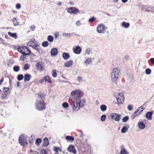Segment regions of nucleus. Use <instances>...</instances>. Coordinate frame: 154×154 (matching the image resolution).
<instances>
[{
	"mask_svg": "<svg viewBox=\"0 0 154 154\" xmlns=\"http://www.w3.org/2000/svg\"><path fill=\"white\" fill-rule=\"evenodd\" d=\"M83 94V91L80 89H76L71 92V95L74 97L72 99L71 103L73 112H76L80 108L83 107L86 104V100L81 99Z\"/></svg>",
	"mask_w": 154,
	"mask_h": 154,
	"instance_id": "obj_1",
	"label": "nucleus"
},
{
	"mask_svg": "<svg viewBox=\"0 0 154 154\" xmlns=\"http://www.w3.org/2000/svg\"><path fill=\"white\" fill-rule=\"evenodd\" d=\"M121 75L120 70L117 68L113 69L111 73V80L113 82H116Z\"/></svg>",
	"mask_w": 154,
	"mask_h": 154,
	"instance_id": "obj_2",
	"label": "nucleus"
},
{
	"mask_svg": "<svg viewBox=\"0 0 154 154\" xmlns=\"http://www.w3.org/2000/svg\"><path fill=\"white\" fill-rule=\"evenodd\" d=\"M46 103L44 100H36L35 107L36 109L39 111H42L45 109Z\"/></svg>",
	"mask_w": 154,
	"mask_h": 154,
	"instance_id": "obj_3",
	"label": "nucleus"
},
{
	"mask_svg": "<svg viewBox=\"0 0 154 154\" xmlns=\"http://www.w3.org/2000/svg\"><path fill=\"white\" fill-rule=\"evenodd\" d=\"M18 51L24 55H28L31 53L30 50L25 46L19 48Z\"/></svg>",
	"mask_w": 154,
	"mask_h": 154,
	"instance_id": "obj_4",
	"label": "nucleus"
},
{
	"mask_svg": "<svg viewBox=\"0 0 154 154\" xmlns=\"http://www.w3.org/2000/svg\"><path fill=\"white\" fill-rule=\"evenodd\" d=\"M28 46L32 47L33 48L36 50L38 51H39V46L35 42L34 39L31 40L28 43Z\"/></svg>",
	"mask_w": 154,
	"mask_h": 154,
	"instance_id": "obj_5",
	"label": "nucleus"
},
{
	"mask_svg": "<svg viewBox=\"0 0 154 154\" xmlns=\"http://www.w3.org/2000/svg\"><path fill=\"white\" fill-rule=\"evenodd\" d=\"M116 98L118 104H121L123 103L125 99L123 94L121 93H119L118 95L116 96Z\"/></svg>",
	"mask_w": 154,
	"mask_h": 154,
	"instance_id": "obj_6",
	"label": "nucleus"
},
{
	"mask_svg": "<svg viewBox=\"0 0 154 154\" xmlns=\"http://www.w3.org/2000/svg\"><path fill=\"white\" fill-rule=\"evenodd\" d=\"M19 141L20 144L23 146H26L27 145V140L23 135L19 137Z\"/></svg>",
	"mask_w": 154,
	"mask_h": 154,
	"instance_id": "obj_7",
	"label": "nucleus"
},
{
	"mask_svg": "<svg viewBox=\"0 0 154 154\" xmlns=\"http://www.w3.org/2000/svg\"><path fill=\"white\" fill-rule=\"evenodd\" d=\"M110 116L112 119H115V121H119L121 119V115L116 113L111 114Z\"/></svg>",
	"mask_w": 154,
	"mask_h": 154,
	"instance_id": "obj_8",
	"label": "nucleus"
},
{
	"mask_svg": "<svg viewBox=\"0 0 154 154\" xmlns=\"http://www.w3.org/2000/svg\"><path fill=\"white\" fill-rule=\"evenodd\" d=\"M79 11V10L75 7L68 8V13L70 14H76Z\"/></svg>",
	"mask_w": 154,
	"mask_h": 154,
	"instance_id": "obj_9",
	"label": "nucleus"
},
{
	"mask_svg": "<svg viewBox=\"0 0 154 154\" xmlns=\"http://www.w3.org/2000/svg\"><path fill=\"white\" fill-rule=\"evenodd\" d=\"M68 151L74 154H76L77 152L75 146L72 145H70L68 147Z\"/></svg>",
	"mask_w": 154,
	"mask_h": 154,
	"instance_id": "obj_10",
	"label": "nucleus"
},
{
	"mask_svg": "<svg viewBox=\"0 0 154 154\" xmlns=\"http://www.w3.org/2000/svg\"><path fill=\"white\" fill-rule=\"evenodd\" d=\"M105 26L103 24L99 25L97 28L98 32L99 33L101 32L104 33L105 31Z\"/></svg>",
	"mask_w": 154,
	"mask_h": 154,
	"instance_id": "obj_11",
	"label": "nucleus"
},
{
	"mask_svg": "<svg viewBox=\"0 0 154 154\" xmlns=\"http://www.w3.org/2000/svg\"><path fill=\"white\" fill-rule=\"evenodd\" d=\"M73 50L75 54H78L81 53L82 51V48L79 46H77L75 48H73Z\"/></svg>",
	"mask_w": 154,
	"mask_h": 154,
	"instance_id": "obj_12",
	"label": "nucleus"
},
{
	"mask_svg": "<svg viewBox=\"0 0 154 154\" xmlns=\"http://www.w3.org/2000/svg\"><path fill=\"white\" fill-rule=\"evenodd\" d=\"M36 67L38 70L40 71H43L44 69V65L40 62L36 63Z\"/></svg>",
	"mask_w": 154,
	"mask_h": 154,
	"instance_id": "obj_13",
	"label": "nucleus"
},
{
	"mask_svg": "<svg viewBox=\"0 0 154 154\" xmlns=\"http://www.w3.org/2000/svg\"><path fill=\"white\" fill-rule=\"evenodd\" d=\"M153 113V112L152 111L147 112L146 115V118L149 120H151L152 119V116Z\"/></svg>",
	"mask_w": 154,
	"mask_h": 154,
	"instance_id": "obj_14",
	"label": "nucleus"
},
{
	"mask_svg": "<svg viewBox=\"0 0 154 154\" xmlns=\"http://www.w3.org/2000/svg\"><path fill=\"white\" fill-rule=\"evenodd\" d=\"M129 127V125L128 124H126L125 125L123 126L121 129V132L122 133H125L127 131Z\"/></svg>",
	"mask_w": 154,
	"mask_h": 154,
	"instance_id": "obj_15",
	"label": "nucleus"
},
{
	"mask_svg": "<svg viewBox=\"0 0 154 154\" xmlns=\"http://www.w3.org/2000/svg\"><path fill=\"white\" fill-rule=\"evenodd\" d=\"M31 76L30 75L28 74H26L24 75V81L25 82H26L30 81L31 79Z\"/></svg>",
	"mask_w": 154,
	"mask_h": 154,
	"instance_id": "obj_16",
	"label": "nucleus"
},
{
	"mask_svg": "<svg viewBox=\"0 0 154 154\" xmlns=\"http://www.w3.org/2000/svg\"><path fill=\"white\" fill-rule=\"evenodd\" d=\"M140 7L142 10H143V11L149 12L151 11L150 10H149L148 9L149 8H150V7H148L146 5H140Z\"/></svg>",
	"mask_w": 154,
	"mask_h": 154,
	"instance_id": "obj_17",
	"label": "nucleus"
},
{
	"mask_svg": "<svg viewBox=\"0 0 154 154\" xmlns=\"http://www.w3.org/2000/svg\"><path fill=\"white\" fill-rule=\"evenodd\" d=\"M140 107H138L134 112L131 115V118L134 119L135 118L136 116H137L139 115L138 111L139 110Z\"/></svg>",
	"mask_w": 154,
	"mask_h": 154,
	"instance_id": "obj_18",
	"label": "nucleus"
},
{
	"mask_svg": "<svg viewBox=\"0 0 154 154\" xmlns=\"http://www.w3.org/2000/svg\"><path fill=\"white\" fill-rule=\"evenodd\" d=\"M43 78L45 81L48 83H51L52 82V81L51 80L50 77L48 75L44 76Z\"/></svg>",
	"mask_w": 154,
	"mask_h": 154,
	"instance_id": "obj_19",
	"label": "nucleus"
},
{
	"mask_svg": "<svg viewBox=\"0 0 154 154\" xmlns=\"http://www.w3.org/2000/svg\"><path fill=\"white\" fill-rule=\"evenodd\" d=\"M38 97L42 100H45V95L43 93H40L37 94Z\"/></svg>",
	"mask_w": 154,
	"mask_h": 154,
	"instance_id": "obj_20",
	"label": "nucleus"
},
{
	"mask_svg": "<svg viewBox=\"0 0 154 154\" xmlns=\"http://www.w3.org/2000/svg\"><path fill=\"white\" fill-rule=\"evenodd\" d=\"M51 53L52 55H56L57 54L58 50L56 48H54L51 50Z\"/></svg>",
	"mask_w": 154,
	"mask_h": 154,
	"instance_id": "obj_21",
	"label": "nucleus"
},
{
	"mask_svg": "<svg viewBox=\"0 0 154 154\" xmlns=\"http://www.w3.org/2000/svg\"><path fill=\"white\" fill-rule=\"evenodd\" d=\"M8 34L11 37L14 38L15 39H17V36L16 33H12L11 32H8Z\"/></svg>",
	"mask_w": 154,
	"mask_h": 154,
	"instance_id": "obj_22",
	"label": "nucleus"
},
{
	"mask_svg": "<svg viewBox=\"0 0 154 154\" xmlns=\"http://www.w3.org/2000/svg\"><path fill=\"white\" fill-rule=\"evenodd\" d=\"M49 144L48 139L47 138L45 137L44 140V142L43 144V146H47Z\"/></svg>",
	"mask_w": 154,
	"mask_h": 154,
	"instance_id": "obj_23",
	"label": "nucleus"
},
{
	"mask_svg": "<svg viewBox=\"0 0 154 154\" xmlns=\"http://www.w3.org/2000/svg\"><path fill=\"white\" fill-rule=\"evenodd\" d=\"M138 126L139 128L143 129L145 127V125L143 122H140L138 124Z\"/></svg>",
	"mask_w": 154,
	"mask_h": 154,
	"instance_id": "obj_24",
	"label": "nucleus"
},
{
	"mask_svg": "<svg viewBox=\"0 0 154 154\" xmlns=\"http://www.w3.org/2000/svg\"><path fill=\"white\" fill-rule=\"evenodd\" d=\"M122 26L125 28H127L129 27L130 26V23H129L126 22H123L122 23Z\"/></svg>",
	"mask_w": 154,
	"mask_h": 154,
	"instance_id": "obj_25",
	"label": "nucleus"
},
{
	"mask_svg": "<svg viewBox=\"0 0 154 154\" xmlns=\"http://www.w3.org/2000/svg\"><path fill=\"white\" fill-rule=\"evenodd\" d=\"M91 62V58H88L85 61L84 64L85 66H87Z\"/></svg>",
	"mask_w": 154,
	"mask_h": 154,
	"instance_id": "obj_26",
	"label": "nucleus"
},
{
	"mask_svg": "<svg viewBox=\"0 0 154 154\" xmlns=\"http://www.w3.org/2000/svg\"><path fill=\"white\" fill-rule=\"evenodd\" d=\"M35 140V137L33 135H32L29 138L28 140L29 143H33L34 140Z\"/></svg>",
	"mask_w": 154,
	"mask_h": 154,
	"instance_id": "obj_27",
	"label": "nucleus"
},
{
	"mask_svg": "<svg viewBox=\"0 0 154 154\" xmlns=\"http://www.w3.org/2000/svg\"><path fill=\"white\" fill-rule=\"evenodd\" d=\"M100 109L102 111H105L107 109L106 106L104 104L100 106Z\"/></svg>",
	"mask_w": 154,
	"mask_h": 154,
	"instance_id": "obj_28",
	"label": "nucleus"
},
{
	"mask_svg": "<svg viewBox=\"0 0 154 154\" xmlns=\"http://www.w3.org/2000/svg\"><path fill=\"white\" fill-rule=\"evenodd\" d=\"M13 22L14 26H17L19 25V23L17 20L16 18H14L13 19Z\"/></svg>",
	"mask_w": 154,
	"mask_h": 154,
	"instance_id": "obj_29",
	"label": "nucleus"
},
{
	"mask_svg": "<svg viewBox=\"0 0 154 154\" xmlns=\"http://www.w3.org/2000/svg\"><path fill=\"white\" fill-rule=\"evenodd\" d=\"M47 40L49 42H52L53 41V37L51 35H48V37Z\"/></svg>",
	"mask_w": 154,
	"mask_h": 154,
	"instance_id": "obj_30",
	"label": "nucleus"
},
{
	"mask_svg": "<svg viewBox=\"0 0 154 154\" xmlns=\"http://www.w3.org/2000/svg\"><path fill=\"white\" fill-rule=\"evenodd\" d=\"M53 73L52 75L54 77H56L57 76V70L56 69H53L52 70Z\"/></svg>",
	"mask_w": 154,
	"mask_h": 154,
	"instance_id": "obj_31",
	"label": "nucleus"
},
{
	"mask_svg": "<svg viewBox=\"0 0 154 154\" xmlns=\"http://www.w3.org/2000/svg\"><path fill=\"white\" fill-rule=\"evenodd\" d=\"M129 119V117L128 116H125L122 119V121L124 122H126Z\"/></svg>",
	"mask_w": 154,
	"mask_h": 154,
	"instance_id": "obj_32",
	"label": "nucleus"
},
{
	"mask_svg": "<svg viewBox=\"0 0 154 154\" xmlns=\"http://www.w3.org/2000/svg\"><path fill=\"white\" fill-rule=\"evenodd\" d=\"M1 98L3 100L7 99V95L6 94H3L1 96Z\"/></svg>",
	"mask_w": 154,
	"mask_h": 154,
	"instance_id": "obj_33",
	"label": "nucleus"
},
{
	"mask_svg": "<svg viewBox=\"0 0 154 154\" xmlns=\"http://www.w3.org/2000/svg\"><path fill=\"white\" fill-rule=\"evenodd\" d=\"M9 88L8 87H4L3 88V91L4 93H7L9 91ZM10 92V91L9 92Z\"/></svg>",
	"mask_w": 154,
	"mask_h": 154,
	"instance_id": "obj_34",
	"label": "nucleus"
},
{
	"mask_svg": "<svg viewBox=\"0 0 154 154\" xmlns=\"http://www.w3.org/2000/svg\"><path fill=\"white\" fill-rule=\"evenodd\" d=\"M23 75L20 74L17 76V79L19 81H20L23 79Z\"/></svg>",
	"mask_w": 154,
	"mask_h": 154,
	"instance_id": "obj_35",
	"label": "nucleus"
},
{
	"mask_svg": "<svg viewBox=\"0 0 154 154\" xmlns=\"http://www.w3.org/2000/svg\"><path fill=\"white\" fill-rule=\"evenodd\" d=\"M20 67L18 66H15L13 67L14 70L16 72H17L19 70Z\"/></svg>",
	"mask_w": 154,
	"mask_h": 154,
	"instance_id": "obj_36",
	"label": "nucleus"
},
{
	"mask_svg": "<svg viewBox=\"0 0 154 154\" xmlns=\"http://www.w3.org/2000/svg\"><path fill=\"white\" fill-rule=\"evenodd\" d=\"M120 154H127V151L125 148L122 149L120 152Z\"/></svg>",
	"mask_w": 154,
	"mask_h": 154,
	"instance_id": "obj_37",
	"label": "nucleus"
},
{
	"mask_svg": "<svg viewBox=\"0 0 154 154\" xmlns=\"http://www.w3.org/2000/svg\"><path fill=\"white\" fill-rule=\"evenodd\" d=\"M151 72V71L150 69L147 68L145 70V73L147 75L150 74Z\"/></svg>",
	"mask_w": 154,
	"mask_h": 154,
	"instance_id": "obj_38",
	"label": "nucleus"
},
{
	"mask_svg": "<svg viewBox=\"0 0 154 154\" xmlns=\"http://www.w3.org/2000/svg\"><path fill=\"white\" fill-rule=\"evenodd\" d=\"M106 116L105 115H102L100 118V119L102 122L104 121L105 120Z\"/></svg>",
	"mask_w": 154,
	"mask_h": 154,
	"instance_id": "obj_39",
	"label": "nucleus"
},
{
	"mask_svg": "<svg viewBox=\"0 0 154 154\" xmlns=\"http://www.w3.org/2000/svg\"><path fill=\"white\" fill-rule=\"evenodd\" d=\"M49 45V43L47 41H45L42 43V45L44 47H46Z\"/></svg>",
	"mask_w": 154,
	"mask_h": 154,
	"instance_id": "obj_40",
	"label": "nucleus"
},
{
	"mask_svg": "<svg viewBox=\"0 0 154 154\" xmlns=\"http://www.w3.org/2000/svg\"><path fill=\"white\" fill-rule=\"evenodd\" d=\"M63 57V58L65 59L66 60L67 59V53H64L62 55Z\"/></svg>",
	"mask_w": 154,
	"mask_h": 154,
	"instance_id": "obj_41",
	"label": "nucleus"
},
{
	"mask_svg": "<svg viewBox=\"0 0 154 154\" xmlns=\"http://www.w3.org/2000/svg\"><path fill=\"white\" fill-rule=\"evenodd\" d=\"M140 107L139 110L138 111L139 114L140 115L143 111L144 109L143 108V106H140L139 107Z\"/></svg>",
	"mask_w": 154,
	"mask_h": 154,
	"instance_id": "obj_42",
	"label": "nucleus"
},
{
	"mask_svg": "<svg viewBox=\"0 0 154 154\" xmlns=\"http://www.w3.org/2000/svg\"><path fill=\"white\" fill-rule=\"evenodd\" d=\"M42 142V140L40 138H37L35 141L36 144H39Z\"/></svg>",
	"mask_w": 154,
	"mask_h": 154,
	"instance_id": "obj_43",
	"label": "nucleus"
},
{
	"mask_svg": "<svg viewBox=\"0 0 154 154\" xmlns=\"http://www.w3.org/2000/svg\"><path fill=\"white\" fill-rule=\"evenodd\" d=\"M74 140V137L71 136H68V140L72 141Z\"/></svg>",
	"mask_w": 154,
	"mask_h": 154,
	"instance_id": "obj_44",
	"label": "nucleus"
},
{
	"mask_svg": "<svg viewBox=\"0 0 154 154\" xmlns=\"http://www.w3.org/2000/svg\"><path fill=\"white\" fill-rule=\"evenodd\" d=\"M95 17H93L89 19V21L90 22L92 23L95 20Z\"/></svg>",
	"mask_w": 154,
	"mask_h": 154,
	"instance_id": "obj_45",
	"label": "nucleus"
},
{
	"mask_svg": "<svg viewBox=\"0 0 154 154\" xmlns=\"http://www.w3.org/2000/svg\"><path fill=\"white\" fill-rule=\"evenodd\" d=\"M73 63V61L72 60L68 61V67L71 66Z\"/></svg>",
	"mask_w": 154,
	"mask_h": 154,
	"instance_id": "obj_46",
	"label": "nucleus"
},
{
	"mask_svg": "<svg viewBox=\"0 0 154 154\" xmlns=\"http://www.w3.org/2000/svg\"><path fill=\"white\" fill-rule=\"evenodd\" d=\"M29 66L28 64H26L24 66V69L25 70H27L29 69Z\"/></svg>",
	"mask_w": 154,
	"mask_h": 154,
	"instance_id": "obj_47",
	"label": "nucleus"
},
{
	"mask_svg": "<svg viewBox=\"0 0 154 154\" xmlns=\"http://www.w3.org/2000/svg\"><path fill=\"white\" fill-rule=\"evenodd\" d=\"M82 77L80 76H79L77 77V81L79 82H82Z\"/></svg>",
	"mask_w": 154,
	"mask_h": 154,
	"instance_id": "obj_48",
	"label": "nucleus"
},
{
	"mask_svg": "<svg viewBox=\"0 0 154 154\" xmlns=\"http://www.w3.org/2000/svg\"><path fill=\"white\" fill-rule=\"evenodd\" d=\"M128 109L129 111H131L133 109V108L132 105H128Z\"/></svg>",
	"mask_w": 154,
	"mask_h": 154,
	"instance_id": "obj_49",
	"label": "nucleus"
},
{
	"mask_svg": "<svg viewBox=\"0 0 154 154\" xmlns=\"http://www.w3.org/2000/svg\"><path fill=\"white\" fill-rule=\"evenodd\" d=\"M24 55H21L20 57V60L23 61H24L26 59V57L24 56Z\"/></svg>",
	"mask_w": 154,
	"mask_h": 154,
	"instance_id": "obj_50",
	"label": "nucleus"
},
{
	"mask_svg": "<svg viewBox=\"0 0 154 154\" xmlns=\"http://www.w3.org/2000/svg\"><path fill=\"white\" fill-rule=\"evenodd\" d=\"M152 64H154V58H150L149 60Z\"/></svg>",
	"mask_w": 154,
	"mask_h": 154,
	"instance_id": "obj_51",
	"label": "nucleus"
},
{
	"mask_svg": "<svg viewBox=\"0 0 154 154\" xmlns=\"http://www.w3.org/2000/svg\"><path fill=\"white\" fill-rule=\"evenodd\" d=\"M90 48H88L86 49V53L88 54H89L90 53Z\"/></svg>",
	"mask_w": 154,
	"mask_h": 154,
	"instance_id": "obj_52",
	"label": "nucleus"
},
{
	"mask_svg": "<svg viewBox=\"0 0 154 154\" xmlns=\"http://www.w3.org/2000/svg\"><path fill=\"white\" fill-rule=\"evenodd\" d=\"M21 7V5L20 4L18 3L16 5V8L17 9H19Z\"/></svg>",
	"mask_w": 154,
	"mask_h": 154,
	"instance_id": "obj_53",
	"label": "nucleus"
},
{
	"mask_svg": "<svg viewBox=\"0 0 154 154\" xmlns=\"http://www.w3.org/2000/svg\"><path fill=\"white\" fill-rule=\"evenodd\" d=\"M54 150L56 152H58L59 151H61V149L59 147H56L55 148Z\"/></svg>",
	"mask_w": 154,
	"mask_h": 154,
	"instance_id": "obj_54",
	"label": "nucleus"
},
{
	"mask_svg": "<svg viewBox=\"0 0 154 154\" xmlns=\"http://www.w3.org/2000/svg\"><path fill=\"white\" fill-rule=\"evenodd\" d=\"M63 106L64 108L67 107V103L66 102L64 103L63 104Z\"/></svg>",
	"mask_w": 154,
	"mask_h": 154,
	"instance_id": "obj_55",
	"label": "nucleus"
},
{
	"mask_svg": "<svg viewBox=\"0 0 154 154\" xmlns=\"http://www.w3.org/2000/svg\"><path fill=\"white\" fill-rule=\"evenodd\" d=\"M30 151L31 152H32L33 153V154H39V152L35 151H33L32 150H31Z\"/></svg>",
	"mask_w": 154,
	"mask_h": 154,
	"instance_id": "obj_56",
	"label": "nucleus"
},
{
	"mask_svg": "<svg viewBox=\"0 0 154 154\" xmlns=\"http://www.w3.org/2000/svg\"><path fill=\"white\" fill-rule=\"evenodd\" d=\"M76 24L77 26H79L81 25L80 21H78L76 23Z\"/></svg>",
	"mask_w": 154,
	"mask_h": 154,
	"instance_id": "obj_57",
	"label": "nucleus"
},
{
	"mask_svg": "<svg viewBox=\"0 0 154 154\" xmlns=\"http://www.w3.org/2000/svg\"><path fill=\"white\" fill-rule=\"evenodd\" d=\"M150 8L151 9L150 10H151L150 12L154 13V7H150Z\"/></svg>",
	"mask_w": 154,
	"mask_h": 154,
	"instance_id": "obj_58",
	"label": "nucleus"
},
{
	"mask_svg": "<svg viewBox=\"0 0 154 154\" xmlns=\"http://www.w3.org/2000/svg\"><path fill=\"white\" fill-rule=\"evenodd\" d=\"M44 78L43 79H42L40 80H39V82L40 83H42L44 81Z\"/></svg>",
	"mask_w": 154,
	"mask_h": 154,
	"instance_id": "obj_59",
	"label": "nucleus"
},
{
	"mask_svg": "<svg viewBox=\"0 0 154 154\" xmlns=\"http://www.w3.org/2000/svg\"><path fill=\"white\" fill-rule=\"evenodd\" d=\"M35 28V27L34 25H32L31 26V29L33 30Z\"/></svg>",
	"mask_w": 154,
	"mask_h": 154,
	"instance_id": "obj_60",
	"label": "nucleus"
},
{
	"mask_svg": "<svg viewBox=\"0 0 154 154\" xmlns=\"http://www.w3.org/2000/svg\"><path fill=\"white\" fill-rule=\"evenodd\" d=\"M69 5L71 6L74 5V3L73 2H70L69 3Z\"/></svg>",
	"mask_w": 154,
	"mask_h": 154,
	"instance_id": "obj_61",
	"label": "nucleus"
},
{
	"mask_svg": "<svg viewBox=\"0 0 154 154\" xmlns=\"http://www.w3.org/2000/svg\"><path fill=\"white\" fill-rule=\"evenodd\" d=\"M129 56L128 55H126L125 56V59L127 60L129 59Z\"/></svg>",
	"mask_w": 154,
	"mask_h": 154,
	"instance_id": "obj_62",
	"label": "nucleus"
},
{
	"mask_svg": "<svg viewBox=\"0 0 154 154\" xmlns=\"http://www.w3.org/2000/svg\"><path fill=\"white\" fill-rule=\"evenodd\" d=\"M128 0H122V2L123 3H125L128 1Z\"/></svg>",
	"mask_w": 154,
	"mask_h": 154,
	"instance_id": "obj_63",
	"label": "nucleus"
},
{
	"mask_svg": "<svg viewBox=\"0 0 154 154\" xmlns=\"http://www.w3.org/2000/svg\"><path fill=\"white\" fill-rule=\"evenodd\" d=\"M72 35H75V33H69V35L68 34V36H70Z\"/></svg>",
	"mask_w": 154,
	"mask_h": 154,
	"instance_id": "obj_64",
	"label": "nucleus"
}]
</instances>
